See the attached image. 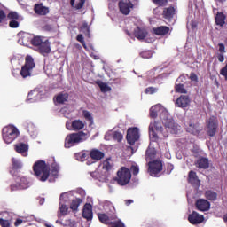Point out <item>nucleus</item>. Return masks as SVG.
I'll return each mask as SVG.
<instances>
[{
    "instance_id": "nucleus-1",
    "label": "nucleus",
    "mask_w": 227,
    "mask_h": 227,
    "mask_svg": "<svg viewBox=\"0 0 227 227\" xmlns=\"http://www.w3.org/2000/svg\"><path fill=\"white\" fill-rule=\"evenodd\" d=\"M32 45L35 48L36 52L42 54V56H48L52 52L51 48V41L42 35H35L32 40Z\"/></svg>"
},
{
    "instance_id": "nucleus-2",
    "label": "nucleus",
    "mask_w": 227,
    "mask_h": 227,
    "mask_svg": "<svg viewBox=\"0 0 227 227\" xmlns=\"http://www.w3.org/2000/svg\"><path fill=\"white\" fill-rule=\"evenodd\" d=\"M33 171L40 182H47L51 175V167L44 160H38L34 164Z\"/></svg>"
},
{
    "instance_id": "nucleus-3",
    "label": "nucleus",
    "mask_w": 227,
    "mask_h": 227,
    "mask_svg": "<svg viewBox=\"0 0 227 227\" xmlns=\"http://www.w3.org/2000/svg\"><path fill=\"white\" fill-rule=\"evenodd\" d=\"M88 139V135L83 131H79L77 133H71L66 137L65 139V148H72L79 143H82Z\"/></svg>"
},
{
    "instance_id": "nucleus-4",
    "label": "nucleus",
    "mask_w": 227,
    "mask_h": 227,
    "mask_svg": "<svg viewBox=\"0 0 227 227\" xmlns=\"http://www.w3.org/2000/svg\"><path fill=\"white\" fill-rule=\"evenodd\" d=\"M132 179V173H130V169L126 167H121V168L117 171V176L114 177V182L121 185V187L125 185H129L130 180Z\"/></svg>"
},
{
    "instance_id": "nucleus-5",
    "label": "nucleus",
    "mask_w": 227,
    "mask_h": 227,
    "mask_svg": "<svg viewBox=\"0 0 227 227\" xmlns=\"http://www.w3.org/2000/svg\"><path fill=\"white\" fill-rule=\"evenodd\" d=\"M19 129L13 125L6 126L2 129L3 139L7 145L13 143L19 137Z\"/></svg>"
},
{
    "instance_id": "nucleus-6",
    "label": "nucleus",
    "mask_w": 227,
    "mask_h": 227,
    "mask_svg": "<svg viewBox=\"0 0 227 227\" xmlns=\"http://www.w3.org/2000/svg\"><path fill=\"white\" fill-rule=\"evenodd\" d=\"M160 119L162 123L166 129H168L171 134H178V130H180V126L175 122L173 118H169L168 116V112H162L160 114Z\"/></svg>"
},
{
    "instance_id": "nucleus-7",
    "label": "nucleus",
    "mask_w": 227,
    "mask_h": 227,
    "mask_svg": "<svg viewBox=\"0 0 227 227\" xmlns=\"http://www.w3.org/2000/svg\"><path fill=\"white\" fill-rule=\"evenodd\" d=\"M35 59L31 55H27L25 59V65L22 66L20 70V75L23 77V79H26L27 77H31V70L35 68Z\"/></svg>"
},
{
    "instance_id": "nucleus-8",
    "label": "nucleus",
    "mask_w": 227,
    "mask_h": 227,
    "mask_svg": "<svg viewBox=\"0 0 227 227\" xmlns=\"http://www.w3.org/2000/svg\"><path fill=\"white\" fill-rule=\"evenodd\" d=\"M207 133L209 137H214L217 134V129H219V121L217 117L212 115L206 122Z\"/></svg>"
},
{
    "instance_id": "nucleus-9",
    "label": "nucleus",
    "mask_w": 227,
    "mask_h": 227,
    "mask_svg": "<svg viewBox=\"0 0 227 227\" xmlns=\"http://www.w3.org/2000/svg\"><path fill=\"white\" fill-rule=\"evenodd\" d=\"M162 123L157 121L151 122L149 125V136H151V137L154 139V141H157L159 139V134H162Z\"/></svg>"
},
{
    "instance_id": "nucleus-10",
    "label": "nucleus",
    "mask_w": 227,
    "mask_h": 227,
    "mask_svg": "<svg viewBox=\"0 0 227 227\" xmlns=\"http://www.w3.org/2000/svg\"><path fill=\"white\" fill-rule=\"evenodd\" d=\"M161 171L162 161L160 160H154L148 162V173L151 176H158Z\"/></svg>"
},
{
    "instance_id": "nucleus-11",
    "label": "nucleus",
    "mask_w": 227,
    "mask_h": 227,
    "mask_svg": "<svg viewBox=\"0 0 227 227\" xmlns=\"http://www.w3.org/2000/svg\"><path fill=\"white\" fill-rule=\"evenodd\" d=\"M126 139L131 146H134V145H136V141H139V129L137 128L128 129Z\"/></svg>"
},
{
    "instance_id": "nucleus-12",
    "label": "nucleus",
    "mask_w": 227,
    "mask_h": 227,
    "mask_svg": "<svg viewBox=\"0 0 227 227\" xmlns=\"http://www.w3.org/2000/svg\"><path fill=\"white\" fill-rule=\"evenodd\" d=\"M118 7L122 15H129L132 8H134V4L130 0H120Z\"/></svg>"
},
{
    "instance_id": "nucleus-13",
    "label": "nucleus",
    "mask_w": 227,
    "mask_h": 227,
    "mask_svg": "<svg viewBox=\"0 0 227 227\" xmlns=\"http://www.w3.org/2000/svg\"><path fill=\"white\" fill-rule=\"evenodd\" d=\"M186 132L192 134L193 136H199L203 130V128L200 126V123H194L192 121H188L185 123Z\"/></svg>"
},
{
    "instance_id": "nucleus-14",
    "label": "nucleus",
    "mask_w": 227,
    "mask_h": 227,
    "mask_svg": "<svg viewBox=\"0 0 227 227\" xmlns=\"http://www.w3.org/2000/svg\"><path fill=\"white\" fill-rule=\"evenodd\" d=\"M195 206L200 212H208L210 210V203L205 199L197 200Z\"/></svg>"
},
{
    "instance_id": "nucleus-15",
    "label": "nucleus",
    "mask_w": 227,
    "mask_h": 227,
    "mask_svg": "<svg viewBox=\"0 0 227 227\" xmlns=\"http://www.w3.org/2000/svg\"><path fill=\"white\" fill-rule=\"evenodd\" d=\"M188 221L191 224H201L205 221V217L202 215L198 214V212L193 211L188 215Z\"/></svg>"
},
{
    "instance_id": "nucleus-16",
    "label": "nucleus",
    "mask_w": 227,
    "mask_h": 227,
    "mask_svg": "<svg viewBox=\"0 0 227 227\" xmlns=\"http://www.w3.org/2000/svg\"><path fill=\"white\" fill-rule=\"evenodd\" d=\"M66 127L68 129V130H74L77 132V130H82V129L86 127V123L83 121L78 119L72 121L70 128L68 127V123L66 124Z\"/></svg>"
},
{
    "instance_id": "nucleus-17",
    "label": "nucleus",
    "mask_w": 227,
    "mask_h": 227,
    "mask_svg": "<svg viewBox=\"0 0 227 227\" xmlns=\"http://www.w3.org/2000/svg\"><path fill=\"white\" fill-rule=\"evenodd\" d=\"M82 217L88 221H91L93 219V206H91V204L86 203L84 205L82 209Z\"/></svg>"
},
{
    "instance_id": "nucleus-18",
    "label": "nucleus",
    "mask_w": 227,
    "mask_h": 227,
    "mask_svg": "<svg viewBox=\"0 0 227 227\" xmlns=\"http://www.w3.org/2000/svg\"><path fill=\"white\" fill-rule=\"evenodd\" d=\"M14 150L17 153H20L23 157H27V152L29 150V145L24 143H19L14 145Z\"/></svg>"
},
{
    "instance_id": "nucleus-19",
    "label": "nucleus",
    "mask_w": 227,
    "mask_h": 227,
    "mask_svg": "<svg viewBox=\"0 0 227 227\" xmlns=\"http://www.w3.org/2000/svg\"><path fill=\"white\" fill-rule=\"evenodd\" d=\"M195 166L199 169H208V168H210V161L208 158L200 157L195 162Z\"/></svg>"
},
{
    "instance_id": "nucleus-20",
    "label": "nucleus",
    "mask_w": 227,
    "mask_h": 227,
    "mask_svg": "<svg viewBox=\"0 0 227 227\" xmlns=\"http://www.w3.org/2000/svg\"><path fill=\"white\" fill-rule=\"evenodd\" d=\"M191 104V98L189 96L186 95H181L176 102V105L177 107H188V106Z\"/></svg>"
},
{
    "instance_id": "nucleus-21",
    "label": "nucleus",
    "mask_w": 227,
    "mask_h": 227,
    "mask_svg": "<svg viewBox=\"0 0 227 227\" xmlns=\"http://www.w3.org/2000/svg\"><path fill=\"white\" fill-rule=\"evenodd\" d=\"M90 159H92V160H102V159H104V157H106V154L104 153V152L98 150V149H91L90 152Z\"/></svg>"
},
{
    "instance_id": "nucleus-22",
    "label": "nucleus",
    "mask_w": 227,
    "mask_h": 227,
    "mask_svg": "<svg viewBox=\"0 0 227 227\" xmlns=\"http://www.w3.org/2000/svg\"><path fill=\"white\" fill-rule=\"evenodd\" d=\"M153 33L156 35V36H166V35L169 33V27L166 26L154 27L153 28Z\"/></svg>"
},
{
    "instance_id": "nucleus-23",
    "label": "nucleus",
    "mask_w": 227,
    "mask_h": 227,
    "mask_svg": "<svg viewBox=\"0 0 227 227\" xmlns=\"http://www.w3.org/2000/svg\"><path fill=\"white\" fill-rule=\"evenodd\" d=\"M98 218L102 223V224H111L113 222V219H116V215H113L112 217H109L105 213H98Z\"/></svg>"
},
{
    "instance_id": "nucleus-24",
    "label": "nucleus",
    "mask_w": 227,
    "mask_h": 227,
    "mask_svg": "<svg viewBox=\"0 0 227 227\" xmlns=\"http://www.w3.org/2000/svg\"><path fill=\"white\" fill-rule=\"evenodd\" d=\"M134 36L135 38H137V40H145L146 36H148V31H146L145 28L137 27L134 30Z\"/></svg>"
},
{
    "instance_id": "nucleus-25",
    "label": "nucleus",
    "mask_w": 227,
    "mask_h": 227,
    "mask_svg": "<svg viewBox=\"0 0 227 227\" xmlns=\"http://www.w3.org/2000/svg\"><path fill=\"white\" fill-rule=\"evenodd\" d=\"M34 12L36 15H47L49 13V7L43 6V4H36L34 6Z\"/></svg>"
},
{
    "instance_id": "nucleus-26",
    "label": "nucleus",
    "mask_w": 227,
    "mask_h": 227,
    "mask_svg": "<svg viewBox=\"0 0 227 227\" xmlns=\"http://www.w3.org/2000/svg\"><path fill=\"white\" fill-rule=\"evenodd\" d=\"M216 26L223 27L226 24V14L222 12H218L215 17Z\"/></svg>"
},
{
    "instance_id": "nucleus-27",
    "label": "nucleus",
    "mask_w": 227,
    "mask_h": 227,
    "mask_svg": "<svg viewBox=\"0 0 227 227\" xmlns=\"http://www.w3.org/2000/svg\"><path fill=\"white\" fill-rule=\"evenodd\" d=\"M188 182L192 185H200L201 181L198 178L196 172L194 170H191L188 174Z\"/></svg>"
},
{
    "instance_id": "nucleus-28",
    "label": "nucleus",
    "mask_w": 227,
    "mask_h": 227,
    "mask_svg": "<svg viewBox=\"0 0 227 227\" xmlns=\"http://www.w3.org/2000/svg\"><path fill=\"white\" fill-rule=\"evenodd\" d=\"M173 17H175V7L170 6L168 8H164L163 18L170 20V19H173Z\"/></svg>"
},
{
    "instance_id": "nucleus-29",
    "label": "nucleus",
    "mask_w": 227,
    "mask_h": 227,
    "mask_svg": "<svg viewBox=\"0 0 227 227\" xmlns=\"http://www.w3.org/2000/svg\"><path fill=\"white\" fill-rule=\"evenodd\" d=\"M157 155V151H155V148H148L145 152V160L146 161L150 162V160H153L155 159V156Z\"/></svg>"
},
{
    "instance_id": "nucleus-30",
    "label": "nucleus",
    "mask_w": 227,
    "mask_h": 227,
    "mask_svg": "<svg viewBox=\"0 0 227 227\" xmlns=\"http://www.w3.org/2000/svg\"><path fill=\"white\" fill-rule=\"evenodd\" d=\"M35 35H33L29 33H24L23 35L21 36V42L23 45H27L31 43L33 45V37Z\"/></svg>"
},
{
    "instance_id": "nucleus-31",
    "label": "nucleus",
    "mask_w": 227,
    "mask_h": 227,
    "mask_svg": "<svg viewBox=\"0 0 227 227\" xmlns=\"http://www.w3.org/2000/svg\"><path fill=\"white\" fill-rule=\"evenodd\" d=\"M17 181L19 182L21 189H28L29 181H27V178L26 176H20L17 178Z\"/></svg>"
},
{
    "instance_id": "nucleus-32",
    "label": "nucleus",
    "mask_w": 227,
    "mask_h": 227,
    "mask_svg": "<svg viewBox=\"0 0 227 227\" xmlns=\"http://www.w3.org/2000/svg\"><path fill=\"white\" fill-rule=\"evenodd\" d=\"M205 198L209 201H215V200H217V192L212 190L206 191Z\"/></svg>"
},
{
    "instance_id": "nucleus-33",
    "label": "nucleus",
    "mask_w": 227,
    "mask_h": 227,
    "mask_svg": "<svg viewBox=\"0 0 227 227\" xmlns=\"http://www.w3.org/2000/svg\"><path fill=\"white\" fill-rule=\"evenodd\" d=\"M114 167V163H113V160L111 158H107L105 161H103V169L106 171H111Z\"/></svg>"
},
{
    "instance_id": "nucleus-34",
    "label": "nucleus",
    "mask_w": 227,
    "mask_h": 227,
    "mask_svg": "<svg viewBox=\"0 0 227 227\" xmlns=\"http://www.w3.org/2000/svg\"><path fill=\"white\" fill-rule=\"evenodd\" d=\"M59 173V165H58V163L56 162H53L51 165V175H52L54 178H58Z\"/></svg>"
},
{
    "instance_id": "nucleus-35",
    "label": "nucleus",
    "mask_w": 227,
    "mask_h": 227,
    "mask_svg": "<svg viewBox=\"0 0 227 227\" xmlns=\"http://www.w3.org/2000/svg\"><path fill=\"white\" fill-rule=\"evenodd\" d=\"M68 100V94L67 93H60L56 97V102L58 104H65Z\"/></svg>"
},
{
    "instance_id": "nucleus-36",
    "label": "nucleus",
    "mask_w": 227,
    "mask_h": 227,
    "mask_svg": "<svg viewBox=\"0 0 227 227\" xmlns=\"http://www.w3.org/2000/svg\"><path fill=\"white\" fill-rule=\"evenodd\" d=\"M82 116L87 120V121H89L90 126L93 125V115L91 114V113H90V111L83 110Z\"/></svg>"
},
{
    "instance_id": "nucleus-37",
    "label": "nucleus",
    "mask_w": 227,
    "mask_h": 227,
    "mask_svg": "<svg viewBox=\"0 0 227 227\" xmlns=\"http://www.w3.org/2000/svg\"><path fill=\"white\" fill-rule=\"evenodd\" d=\"M81 203H82V200L81 199H74L72 200L71 205H70V208L71 210H77L79 208V205H81Z\"/></svg>"
},
{
    "instance_id": "nucleus-38",
    "label": "nucleus",
    "mask_w": 227,
    "mask_h": 227,
    "mask_svg": "<svg viewBox=\"0 0 227 227\" xmlns=\"http://www.w3.org/2000/svg\"><path fill=\"white\" fill-rule=\"evenodd\" d=\"M159 109H160L159 106H153L150 108V116H151V118H157V116H159Z\"/></svg>"
},
{
    "instance_id": "nucleus-39",
    "label": "nucleus",
    "mask_w": 227,
    "mask_h": 227,
    "mask_svg": "<svg viewBox=\"0 0 227 227\" xmlns=\"http://www.w3.org/2000/svg\"><path fill=\"white\" fill-rule=\"evenodd\" d=\"M112 137L114 139V141H118V143H121L123 139V135L119 131H114L112 133Z\"/></svg>"
},
{
    "instance_id": "nucleus-40",
    "label": "nucleus",
    "mask_w": 227,
    "mask_h": 227,
    "mask_svg": "<svg viewBox=\"0 0 227 227\" xmlns=\"http://www.w3.org/2000/svg\"><path fill=\"white\" fill-rule=\"evenodd\" d=\"M12 169H22V163L19 160L12 158Z\"/></svg>"
},
{
    "instance_id": "nucleus-41",
    "label": "nucleus",
    "mask_w": 227,
    "mask_h": 227,
    "mask_svg": "<svg viewBox=\"0 0 227 227\" xmlns=\"http://www.w3.org/2000/svg\"><path fill=\"white\" fill-rule=\"evenodd\" d=\"M80 29L83 34H85L86 36H88V38H90V27L88 26V23H82Z\"/></svg>"
},
{
    "instance_id": "nucleus-42",
    "label": "nucleus",
    "mask_w": 227,
    "mask_h": 227,
    "mask_svg": "<svg viewBox=\"0 0 227 227\" xmlns=\"http://www.w3.org/2000/svg\"><path fill=\"white\" fill-rule=\"evenodd\" d=\"M98 86L103 93H107V91H111V87H109L106 83L100 82L98 83Z\"/></svg>"
},
{
    "instance_id": "nucleus-43",
    "label": "nucleus",
    "mask_w": 227,
    "mask_h": 227,
    "mask_svg": "<svg viewBox=\"0 0 227 227\" xmlns=\"http://www.w3.org/2000/svg\"><path fill=\"white\" fill-rule=\"evenodd\" d=\"M175 90L176 93H187V90H185L184 84H176Z\"/></svg>"
},
{
    "instance_id": "nucleus-44",
    "label": "nucleus",
    "mask_w": 227,
    "mask_h": 227,
    "mask_svg": "<svg viewBox=\"0 0 227 227\" xmlns=\"http://www.w3.org/2000/svg\"><path fill=\"white\" fill-rule=\"evenodd\" d=\"M129 171L134 176H137V175H139V166L132 165L129 168Z\"/></svg>"
},
{
    "instance_id": "nucleus-45",
    "label": "nucleus",
    "mask_w": 227,
    "mask_h": 227,
    "mask_svg": "<svg viewBox=\"0 0 227 227\" xmlns=\"http://www.w3.org/2000/svg\"><path fill=\"white\" fill-rule=\"evenodd\" d=\"M7 19H10L11 20H19V13H17V12H11L8 13Z\"/></svg>"
},
{
    "instance_id": "nucleus-46",
    "label": "nucleus",
    "mask_w": 227,
    "mask_h": 227,
    "mask_svg": "<svg viewBox=\"0 0 227 227\" xmlns=\"http://www.w3.org/2000/svg\"><path fill=\"white\" fill-rule=\"evenodd\" d=\"M16 182H17V184H13L10 185V189H11L12 192H13V191L22 190V188L20 187V184L17 179H16Z\"/></svg>"
},
{
    "instance_id": "nucleus-47",
    "label": "nucleus",
    "mask_w": 227,
    "mask_h": 227,
    "mask_svg": "<svg viewBox=\"0 0 227 227\" xmlns=\"http://www.w3.org/2000/svg\"><path fill=\"white\" fill-rule=\"evenodd\" d=\"M140 56L144 58V59H150V58H152V51H142Z\"/></svg>"
},
{
    "instance_id": "nucleus-48",
    "label": "nucleus",
    "mask_w": 227,
    "mask_h": 227,
    "mask_svg": "<svg viewBox=\"0 0 227 227\" xmlns=\"http://www.w3.org/2000/svg\"><path fill=\"white\" fill-rule=\"evenodd\" d=\"M111 227H125V223H123V222H121V220H117L115 222H112L110 223Z\"/></svg>"
},
{
    "instance_id": "nucleus-49",
    "label": "nucleus",
    "mask_w": 227,
    "mask_h": 227,
    "mask_svg": "<svg viewBox=\"0 0 227 227\" xmlns=\"http://www.w3.org/2000/svg\"><path fill=\"white\" fill-rule=\"evenodd\" d=\"M0 226L1 227H10V226H12V222H10V220H5L3 218H0Z\"/></svg>"
},
{
    "instance_id": "nucleus-50",
    "label": "nucleus",
    "mask_w": 227,
    "mask_h": 227,
    "mask_svg": "<svg viewBox=\"0 0 227 227\" xmlns=\"http://www.w3.org/2000/svg\"><path fill=\"white\" fill-rule=\"evenodd\" d=\"M153 3L158 6H166L168 4V0H153Z\"/></svg>"
},
{
    "instance_id": "nucleus-51",
    "label": "nucleus",
    "mask_w": 227,
    "mask_h": 227,
    "mask_svg": "<svg viewBox=\"0 0 227 227\" xmlns=\"http://www.w3.org/2000/svg\"><path fill=\"white\" fill-rule=\"evenodd\" d=\"M145 93L149 95H153V93H157V88L155 87H148L145 89Z\"/></svg>"
},
{
    "instance_id": "nucleus-52",
    "label": "nucleus",
    "mask_w": 227,
    "mask_h": 227,
    "mask_svg": "<svg viewBox=\"0 0 227 227\" xmlns=\"http://www.w3.org/2000/svg\"><path fill=\"white\" fill-rule=\"evenodd\" d=\"M59 211L60 214H62L63 215H67L68 212V207H67V205H61V207H59Z\"/></svg>"
},
{
    "instance_id": "nucleus-53",
    "label": "nucleus",
    "mask_w": 227,
    "mask_h": 227,
    "mask_svg": "<svg viewBox=\"0 0 227 227\" xmlns=\"http://www.w3.org/2000/svg\"><path fill=\"white\" fill-rule=\"evenodd\" d=\"M9 27L13 28V29L19 27V21H17V20H11L9 22Z\"/></svg>"
},
{
    "instance_id": "nucleus-54",
    "label": "nucleus",
    "mask_w": 227,
    "mask_h": 227,
    "mask_svg": "<svg viewBox=\"0 0 227 227\" xmlns=\"http://www.w3.org/2000/svg\"><path fill=\"white\" fill-rule=\"evenodd\" d=\"M64 226H66V227H75V221L67 220Z\"/></svg>"
},
{
    "instance_id": "nucleus-55",
    "label": "nucleus",
    "mask_w": 227,
    "mask_h": 227,
    "mask_svg": "<svg viewBox=\"0 0 227 227\" xmlns=\"http://www.w3.org/2000/svg\"><path fill=\"white\" fill-rule=\"evenodd\" d=\"M85 3H86V0H79V3L75 5V9L81 10L84 6Z\"/></svg>"
},
{
    "instance_id": "nucleus-56",
    "label": "nucleus",
    "mask_w": 227,
    "mask_h": 227,
    "mask_svg": "<svg viewBox=\"0 0 227 227\" xmlns=\"http://www.w3.org/2000/svg\"><path fill=\"white\" fill-rule=\"evenodd\" d=\"M190 79H191V81H193L194 82H198V75L195 73L190 74Z\"/></svg>"
},
{
    "instance_id": "nucleus-57",
    "label": "nucleus",
    "mask_w": 227,
    "mask_h": 227,
    "mask_svg": "<svg viewBox=\"0 0 227 227\" xmlns=\"http://www.w3.org/2000/svg\"><path fill=\"white\" fill-rule=\"evenodd\" d=\"M4 19H6V13L4 11L0 9V24L3 22V20H4Z\"/></svg>"
},
{
    "instance_id": "nucleus-58",
    "label": "nucleus",
    "mask_w": 227,
    "mask_h": 227,
    "mask_svg": "<svg viewBox=\"0 0 227 227\" xmlns=\"http://www.w3.org/2000/svg\"><path fill=\"white\" fill-rule=\"evenodd\" d=\"M218 47H219V52H221V54H224V52H226V47H224L223 43H219Z\"/></svg>"
},
{
    "instance_id": "nucleus-59",
    "label": "nucleus",
    "mask_w": 227,
    "mask_h": 227,
    "mask_svg": "<svg viewBox=\"0 0 227 227\" xmlns=\"http://www.w3.org/2000/svg\"><path fill=\"white\" fill-rule=\"evenodd\" d=\"M173 169H174L173 164L168 163V164L167 165V174H168V175H170V174H171V171H172Z\"/></svg>"
},
{
    "instance_id": "nucleus-60",
    "label": "nucleus",
    "mask_w": 227,
    "mask_h": 227,
    "mask_svg": "<svg viewBox=\"0 0 227 227\" xmlns=\"http://www.w3.org/2000/svg\"><path fill=\"white\" fill-rule=\"evenodd\" d=\"M78 157H80V160H86L87 157H88V154H86V153H80L78 154Z\"/></svg>"
},
{
    "instance_id": "nucleus-61",
    "label": "nucleus",
    "mask_w": 227,
    "mask_h": 227,
    "mask_svg": "<svg viewBox=\"0 0 227 227\" xmlns=\"http://www.w3.org/2000/svg\"><path fill=\"white\" fill-rule=\"evenodd\" d=\"M76 40H77V42H80V43H84V37L82 36V34H79V35L76 36Z\"/></svg>"
},
{
    "instance_id": "nucleus-62",
    "label": "nucleus",
    "mask_w": 227,
    "mask_h": 227,
    "mask_svg": "<svg viewBox=\"0 0 227 227\" xmlns=\"http://www.w3.org/2000/svg\"><path fill=\"white\" fill-rule=\"evenodd\" d=\"M22 223H24V221L20 218H18L15 223H14V226H20V224H22Z\"/></svg>"
},
{
    "instance_id": "nucleus-63",
    "label": "nucleus",
    "mask_w": 227,
    "mask_h": 227,
    "mask_svg": "<svg viewBox=\"0 0 227 227\" xmlns=\"http://www.w3.org/2000/svg\"><path fill=\"white\" fill-rule=\"evenodd\" d=\"M218 61H220V63H223V61H224V55L219 54L218 55Z\"/></svg>"
},
{
    "instance_id": "nucleus-64",
    "label": "nucleus",
    "mask_w": 227,
    "mask_h": 227,
    "mask_svg": "<svg viewBox=\"0 0 227 227\" xmlns=\"http://www.w3.org/2000/svg\"><path fill=\"white\" fill-rule=\"evenodd\" d=\"M132 203H134V200H125V205H127V207H129V205H132Z\"/></svg>"
}]
</instances>
